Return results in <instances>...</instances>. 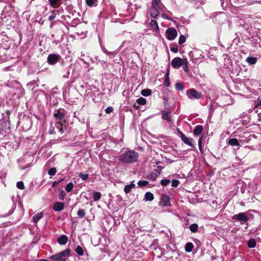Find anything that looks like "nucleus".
<instances>
[{
    "mask_svg": "<svg viewBox=\"0 0 261 261\" xmlns=\"http://www.w3.org/2000/svg\"><path fill=\"white\" fill-rule=\"evenodd\" d=\"M139 158L137 152L129 150L122 154L119 158L120 162L124 163L131 164L136 162Z\"/></svg>",
    "mask_w": 261,
    "mask_h": 261,
    "instance_id": "1",
    "label": "nucleus"
},
{
    "mask_svg": "<svg viewBox=\"0 0 261 261\" xmlns=\"http://www.w3.org/2000/svg\"><path fill=\"white\" fill-rule=\"evenodd\" d=\"M164 7L160 0H152L149 13L152 18H156L161 12L164 11Z\"/></svg>",
    "mask_w": 261,
    "mask_h": 261,
    "instance_id": "2",
    "label": "nucleus"
},
{
    "mask_svg": "<svg viewBox=\"0 0 261 261\" xmlns=\"http://www.w3.org/2000/svg\"><path fill=\"white\" fill-rule=\"evenodd\" d=\"M70 253V250L66 249L61 252L51 255L50 257V259L51 261H66V259L64 257L69 256Z\"/></svg>",
    "mask_w": 261,
    "mask_h": 261,
    "instance_id": "3",
    "label": "nucleus"
},
{
    "mask_svg": "<svg viewBox=\"0 0 261 261\" xmlns=\"http://www.w3.org/2000/svg\"><path fill=\"white\" fill-rule=\"evenodd\" d=\"M249 218L246 213H239L237 215H235L232 217V220L234 221H238L241 224H244L246 223Z\"/></svg>",
    "mask_w": 261,
    "mask_h": 261,
    "instance_id": "4",
    "label": "nucleus"
},
{
    "mask_svg": "<svg viewBox=\"0 0 261 261\" xmlns=\"http://www.w3.org/2000/svg\"><path fill=\"white\" fill-rule=\"evenodd\" d=\"M187 95L190 99H198L201 97V93L195 89H190L187 91Z\"/></svg>",
    "mask_w": 261,
    "mask_h": 261,
    "instance_id": "5",
    "label": "nucleus"
},
{
    "mask_svg": "<svg viewBox=\"0 0 261 261\" xmlns=\"http://www.w3.org/2000/svg\"><path fill=\"white\" fill-rule=\"evenodd\" d=\"M61 133V134H63L64 132V130L63 128V124L60 122H56L55 124V126H53L52 123H51V126L49 128V133L50 134H54L56 133V131L55 129Z\"/></svg>",
    "mask_w": 261,
    "mask_h": 261,
    "instance_id": "6",
    "label": "nucleus"
},
{
    "mask_svg": "<svg viewBox=\"0 0 261 261\" xmlns=\"http://www.w3.org/2000/svg\"><path fill=\"white\" fill-rule=\"evenodd\" d=\"M177 35L176 30L173 28H170L166 31V37L169 40H173Z\"/></svg>",
    "mask_w": 261,
    "mask_h": 261,
    "instance_id": "7",
    "label": "nucleus"
},
{
    "mask_svg": "<svg viewBox=\"0 0 261 261\" xmlns=\"http://www.w3.org/2000/svg\"><path fill=\"white\" fill-rule=\"evenodd\" d=\"M61 57L59 55L50 54L47 57V62L50 65H55L59 61Z\"/></svg>",
    "mask_w": 261,
    "mask_h": 261,
    "instance_id": "8",
    "label": "nucleus"
},
{
    "mask_svg": "<svg viewBox=\"0 0 261 261\" xmlns=\"http://www.w3.org/2000/svg\"><path fill=\"white\" fill-rule=\"evenodd\" d=\"M185 58L181 59L179 57L174 58L171 61V65L174 68H179L183 64V62Z\"/></svg>",
    "mask_w": 261,
    "mask_h": 261,
    "instance_id": "9",
    "label": "nucleus"
},
{
    "mask_svg": "<svg viewBox=\"0 0 261 261\" xmlns=\"http://www.w3.org/2000/svg\"><path fill=\"white\" fill-rule=\"evenodd\" d=\"M65 112V111L63 109L56 110L54 112V116L59 120H61L64 118Z\"/></svg>",
    "mask_w": 261,
    "mask_h": 261,
    "instance_id": "10",
    "label": "nucleus"
},
{
    "mask_svg": "<svg viewBox=\"0 0 261 261\" xmlns=\"http://www.w3.org/2000/svg\"><path fill=\"white\" fill-rule=\"evenodd\" d=\"M160 204L162 206L170 205V202L169 197L166 194H163L162 195V200Z\"/></svg>",
    "mask_w": 261,
    "mask_h": 261,
    "instance_id": "11",
    "label": "nucleus"
},
{
    "mask_svg": "<svg viewBox=\"0 0 261 261\" xmlns=\"http://www.w3.org/2000/svg\"><path fill=\"white\" fill-rule=\"evenodd\" d=\"M24 94V90L21 86H19L16 89L14 94L16 98H19L23 96Z\"/></svg>",
    "mask_w": 261,
    "mask_h": 261,
    "instance_id": "12",
    "label": "nucleus"
},
{
    "mask_svg": "<svg viewBox=\"0 0 261 261\" xmlns=\"http://www.w3.org/2000/svg\"><path fill=\"white\" fill-rule=\"evenodd\" d=\"M162 117L164 120H167L168 122H172V118L170 116L171 112L169 111H162Z\"/></svg>",
    "mask_w": 261,
    "mask_h": 261,
    "instance_id": "13",
    "label": "nucleus"
},
{
    "mask_svg": "<svg viewBox=\"0 0 261 261\" xmlns=\"http://www.w3.org/2000/svg\"><path fill=\"white\" fill-rule=\"evenodd\" d=\"M64 203L61 202H56L54 205V210L57 212H60L63 210Z\"/></svg>",
    "mask_w": 261,
    "mask_h": 261,
    "instance_id": "14",
    "label": "nucleus"
},
{
    "mask_svg": "<svg viewBox=\"0 0 261 261\" xmlns=\"http://www.w3.org/2000/svg\"><path fill=\"white\" fill-rule=\"evenodd\" d=\"M68 238L66 235H62L57 239L58 243L62 245L66 244Z\"/></svg>",
    "mask_w": 261,
    "mask_h": 261,
    "instance_id": "15",
    "label": "nucleus"
},
{
    "mask_svg": "<svg viewBox=\"0 0 261 261\" xmlns=\"http://www.w3.org/2000/svg\"><path fill=\"white\" fill-rule=\"evenodd\" d=\"M135 181H132L129 185H127L124 188V191L126 194H127L130 192L133 188H134L136 186Z\"/></svg>",
    "mask_w": 261,
    "mask_h": 261,
    "instance_id": "16",
    "label": "nucleus"
},
{
    "mask_svg": "<svg viewBox=\"0 0 261 261\" xmlns=\"http://www.w3.org/2000/svg\"><path fill=\"white\" fill-rule=\"evenodd\" d=\"M203 130V127L202 125H197L194 129L193 134L195 136H198L202 132Z\"/></svg>",
    "mask_w": 261,
    "mask_h": 261,
    "instance_id": "17",
    "label": "nucleus"
},
{
    "mask_svg": "<svg viewBox=\"0 0 261 261\" xmlns=\"http://www.w3.org/2000/svg\"><path fill=\"white\" fill-rule=\"evenodd\" d=\"M182 141L187 145L191 147H193L194 145L192 143L193 139L190 138H187L186 136L181 139Z\"/></svg>",
    "mask_w": 261,
    "mask_h": 261,
    "instance_id": "18",
    "label": "nucleus"
},
{
    "mask_svg": "<svg viewBox=\"0 0 261 261\" xmlns=\"http://www.w3.org/2000/svg\"><path fill=\"white\" fill-rule=\"evenodd\" d=\"M160 174V172H158V171H155V172H152L150 173V174L149 175V178L152 181H155L157 177L159 176V174Z\"/></svg>",
    "mask_w": 261,
    "mask_h": 261,
    "instance_id": "19",
    "label": "nucleus"
},
{
    "mask_svg": "<svg viewBox=\"0 0 261 261\" xmlns=\"http://www.w3.org/2000/svg\"><path fill=\"white\" fill-rule=\"evenodd\" d=\"M228 144L232 146H240V144L239 143L238 140L236 138L230 139L228 140Z\"/></svg>",
    "mask_w": 261,
    "mask_h": 261,
    "instance_id": "20",
    "label": "nucleus"
},
{
    "mask_svg": "<svg viewBox=\"0 0 261 261\" xmlns=\"http://www.w3.org/2000/svg\"><path fill=\"white\" fill-rule=\"evenodd\" d=\"M153 198V195L151 192H148L145 193L144 197V200L145 201H152Z\"/></svg>",
    "mask_w": 261,
    "mask_h": 261,
    "instance_id": "21",
    "label": "nucleus"
},
{
    "mask_svg": "<svg viewBox=\"0 0 261 261\" xmlns=\"http://www.w3.org/2000/svg\"><path fill=\"white\" fill-rule=\"evenodd\" d=\"M85 2L88 6L92 7L96 6L97 0H85Z\"/></svg>",
    "mask_w": 261,
    "mask_h": 261,
    "instance_id": "22",
    "label": "nucleus"
},
{
    "mask_svg": "<svg viewBox=\"0 0 261 261\" xmlns=\"http://www.w3.org/2000/svg\"><path fill=\"white\" fill-rule=\"evenodd\" d=\"M42 217L43 213L42 212L39 213L33 217V220L34 222L37 223L42 218Z\"/></svg>",
    "mask_w": 261,
    "mask_h": 261,
    "instance_id": "23",
    "label": "nucleus"
},
{
    "mask_svg": "<svg viewBox=\"0 0 261 261\" xmlns=\"http://www.w3.org/2000/svg\"><path fill=\"white\" fill-rule=\"evenodd\" d=\"M48 2L50 6L54 8H58L59 6V0H48Z\"/></svg>",
    "mask_w": 261,
    "mask_h": 261,
    "instance_id": "24",
    "label": "nucleus"
},
{
    "mask_svg": "<svg viewBox=\"0 0 261 261\" xmlns=\"http://www.w3.org/2000/svg\"><path fill=\"white\" fill-rule=\"evenodd\" d=\"M193 247V244L192 243L188 242L185 245V250L187 252H190L192 251Z\"/></svg>",
    "mask_w": 261,
    "mask_h": 261,
    "instance_id": "25",
    "label": "nucleus"
},
{
    "mask_svg": "<svg viewBox=\"0 0 261 261\" xmlns=\"http://www.w3.org/2000/svg\"><path fill=\"white\" fill-rule=\"evenodd\" d=\"M246 61L250 65H254L256 63L257 59L254 57H248Z\"/></svg>",
    "mask_w": 261,
    "mask_h": 261,
    "instance_id": "26",
    "label": "nucleus"
},
{
    "mask_svg": "<svg viewBox=\"0 0 261 261\" xmlns=\"http://www.w3.org/2000/svg\"><path fill=\"white\" fill-rule=\"evenodd\" d=\"M93 198L94 201H96L101 198V194L99 192H94L93 193Z\"/></svg>",
    "mask_w": 261,
    "mask_h": 261,
    "instance_id": "27",
    "label": "nucleus"
},
{
    "mask_svg": "<svg viewBox=\"0 0 261 261\" xmlns=\"http://www.w3.org/2000/svg\"><path fill=\"white\" fill-rule=\"evenodd\" d=\"M189 228L191 232H196L198 230V226L196 223H193L190 226Z\"/></svg>",
    "mask_w": 261,
    "mask_h": 261,
    "instance_id": "28",
    "label": "nucleus"
},
{
    "mask_svg": "<svg viewBox=\"0 0 261 261\" xmlns=\"http://www.w3.org/2000/svg\"><path fill=\"white\" fill-rule=\"evenodd\" d=\"M256 241L253 239H250L248 241V246L249 248H254L256 246Z\"/></svg>",
    "mask_w": 261,
    "mask_h": 261,
    "instance_id": "29",
    "label": "nucleus"
},
{
    "mask_svg": "<svg viewBox=\"0 0 261 261\" xmlns=\"http://www.w3.org/2000/svg\"><path fill=\"white\" fill-rule=\"evenodd\" d=\"M76 253L80 256H82L84 254V250L82 247L80 246H77L75 248Z\"/></svg>",
    "mask_w": 261,
    "mask_h": 261,
    "instance_id": "30",
    "label": "nucleus"
},
{
    "mask_svg": "<svg viewBox=\"0 0 261 261\" xmlns=\"http://www.w3.org/2000/svg\"><path fill=\"white\" fill-rule=\"evenodd\" d=\"M141 94L144 96H148L151 94V90L150 89H143L141 91Z\"/></svg>",
    "mask_w": 261,
    "mask_h": 261,
    "instance_id": "31",
    "label": "nucleus"
},
{
    "mask_svg": "<svg viewBox=\"0 0 261 261\" xmlns=\"http://www.w3.org/2000/svg\"><path fill=\"white\" fill-rule=\"evenodd\" d=\"M181 65L182 66L183 69L185 71L188 72L189 71L188 61L186 59H184L183 64H182Z\"/></svg>",
    "mask_w": 261,
    "mask_h": 261,
    "instance_id": "32",
    "label": "nucleus"
},
{
    "mask_svg": "<svg viewBox=\"0 0 261 261\" xmlns=\"http://www.w3.org/2000/svg\"><path fill=\"white\" fill-rule=\"evenodd\" d=\"M164 85L166 87H168L170 85L169 72H167L165 74Z\"/></svg>",
    "mask_w": 261,
    "mask_h": 261,
    "instance_id": "33",
    "label": "nucleus"
},
{
    "mask_svg": "<svg viewBox=\"0 0 261 261\" xmlns=\"http://www.w3.org/2000/svg\"><path fill=\"white\" fill-rule=\"evenodd\" d=\"M73 186V184L72 182L68 183L66 186V191L68 193L70 192L72 190Z\"/></svg>",
    "mask_w": 261,
    "mask_h": 261,
    "instance_id": "34",
    "label": "nucleus"
},
{
    "mask_svg": "<svg viewBox=\"0 0 261 261\" xmlns=\"http://www.w3.org/2000/svg\"><path fill=\"white\" fill-rule=\"evenodd\" d=\"M137 102L140 105H144L146 103V100L144 98L140 97L137 99Z\"/></svg>",
    "mask_w": 261,
    "mask_h": 261,
    "instance_id": "35",
    "label": "nucleus"
},
{
    "mask_svg": "<svg viewBox=\"0 0 261 261\" xmlns=\"http://www.w3.org/2000/svg\"><path fill=\"white\" fill-rule=\"evenodd\" d=\"M77 215L80 218H83L85 216V212L83 209H80L77 211Z\"/></svg>",
    "mask_w": 261,
    "mask_h": 261,
    "instance_id": "36",
    "label": "nucleus"
},
{
    "mask_svg": "<svg viewBox=\"0 0 261 261\" xmlns=\"http://www.w3.org/2000/svg\"><path fill=\"white\" fill-rule=\"evenodd\" d=\"M57 170L55 168H51L48 171V173L50 176H53L56 174Z\"/></svg>",
    "mask_w": 261,
    "mask_h": 261,
    "instance_id": "37",
    "label": "nucleus"
},
{
    "mask_svg": "<svg viewBox=\"0 0 261 261\" xmlns=\"http://www.w3.org/2000/svg\"><path fill=\"white\" fill-rule=\"evenodd\" d=\"M150 24L153 28L159 29L158 23L155 20H151L150 22Z\"/></svg>",
    "mask_w": 261,
    "mask_h": 261,
    "instance_id": "38",
    "label": "nucleus"
},
{
    "mask_svg": "<svg viewBox=\"0 0 261 261\" xmlns=\"http://www.w3.org/2000/svg\"><path fill=\"white\" fill-rule=\"evenodd\" d=\"M66 196V193L65 191L63 190H61L59 193V199L61 200H63L65 198V197Z\"/></svg>",
    "mask_w": 261,
    "mask_h": 261,
    "instance_id": "39",
    "label": "nucleus"
},
{
    "mask_svg": "<svg viewBox=\"0 0 261 261\" xmlns=\"http://www.w3.org/2000/svg\"><path fill=\"white\" fill-rule=\"evenodd\" d=\"M186 37L184 35H181L180 36V37L179 38L178 43L179 44H182V43H184L186 42Z\"/></svg>",
    "mask_w": 261,
    "mask_h": 261,
    "instance_id": "40",
    "label": "nucleus"
},
{
    "mask_svg": "<svg viewBox=\"0 0 261 261\" xmlns=\"http://www.w3.org/2000/svg\"><path fill=\"white\" fill-rule=\"evenodd\" d=\"M79 177H80L82 180H86L88 179L89 177V175L88 174H84V173H80L79 175Z\"/></svg>",
    "mask_w": 261,
    "mask_h": 261,
    "instance_id": "41",
    "label": "nucleus"
},
{
    "mask_svg": "<svg viewBox=\"0 0 261 261\" xmlns=\"http://www.w3.org/2000/svg\"><path fill=\"white\" fill-rule=\"evenodd\" d=\"M170 182V180L169 179H162L161 180V184L163 186H167L168 184H169Z\"/></svg>",
    "mask_w": 261,
    "mask_h": 261,
    "instance_id": "42",
    "label": "nucleus"
},
{
    "mask_svg": "<svg viewBox=\"0 0 261 261\" xmlns=\"http://www.w3.org/2000/svg\"><path fill=\"white\" fill-rule=\"evenodd\" d=\"M17 188L20 190H23L24 188V184L22 181H18L16 184Z\"/></svg>",
    "mask_w": 261,
    "mask_h": 261,
    "instance_id": "43",
    "label": "nucleus"
},
{
    "mask_svg": "<svg viewBox=\"0 0 261 261\" xmlns=\"http://www.w3.org/2000/svg\"><path fill=\"white\" fill-rule=\"evenodd\" d=\"M57 11H51V13H52V14L50 15L49 17H48V19L50 21H52L54 19H55L56 18V13H57Z\"/></svg>",
    "mask_w": 261,
    "mask_h": 261,
    "instance_id": "44",
    "label": "nucleus"
},
{
    "mask_svg": "<svg viewBox=\"0 0 261 261\" xmlns=\"http://www.w3.org/2000/svg\"><path fill=\"white\" fill-rule=\"evenodd\" d=\"M148 182L146 180H139L138 182V185L139 186H145L148 185Z\"/></svg>",
    "mask_w": 261,
    "mask_h": 261,
    "instance_id": "45",
    "label": "nucleus"
},
{
    "mask_svg": "<svg viewBox=\"0 0 261 261\" xmlns=\"http://www.w3.org/2000/svg\"><path fill=\"white\" fill-rule=\"evenodd\" d=\"M179 184V181L177 179H174L172 181V186L173 187H177Z\"/></svg>",
    "mask_w": 261,
    "mask_h": 261,
    "instance_id": "46",
    "label": "nucleus"
},
{
    "mask_svg": "<svg viewBox=\"0 0 261 261\" xmlns=\"http://www.w3.org/2000/svg\"><path fill=\"white\" fill-rule=\"evenodd\" d=\"M175 88H176V89L179 91L183 90L184 88L181 84L179 83H177L175 84Z\"/></svg>",
    "mask_w": 261,
    "mask_h": 261,
    "instance_id": "47",
    "label": "nucleus"
},
{
    "mask_svg": "<svg viewBox=\"0 0 261 261\" xmlns=\"http://www.w3.org/2000/svg\"><path fill=\"white\" fill-rule=\"evenodd\" d=\"M102 50L105 54L109 55V56L115 55V53H114L113 52L109 51L107 50L106 48H103Z\"/></svg>",
    "mask_w": 261,
    "mask_h": 261,
    "instance_id": "48",
    "label": "nucleus"
},
{
    "mask_svg": "<svg viewBox=\"0 0 261 261\" xmlns=\"http://www.w3.org/2000/svg\"><path fill=\"white\" fill-rule=\"evenodd\" d=\"M113 108L112 107H109L105 110V112L107 114H110V113H112L113 112Z\"/></svg>",
    "mask_w": 261,
    "mask_h": 261,
    "instance_id": "49",
    "label": "nucleus"
},
{
    "mask_svg": "<svg viewBox=\"0 0 261 261\" xmlns=\"http://www.w3.org/2000/svg\"><path fill=\"white\" fill-rule=\"evenodd\" d=\"M177 131H178V133L179 135L180 136L181 139H182L184 138V137L185 136V135L178 128H177Z\"/></svg>",
    "mask_w": 261,
    "mask_h": 261,
    "instance_id": "50",
    "label": "nucleus"
},
{
    "mask_svg": "<svg viewBox=\"0 0 261 261\" xmlns=\"http://www.w3.org/2000/svg\"><path fill=\"white\" fill-rule=\"evenodd\" d=\"M171 51L173 53H177L178 52V48L176 47H171L170 49Z\"/></svg>",
    "mask_w": 261,
    "mask_h": 261,
    "instance_id": "51",
    "label": "nucleus"
},
{
    "mask_svg": "<svg viewBox=\"0 0 261 261\" xmlns=\"http://www.w3.org/2000/svg\"><path fill=\"white\" fill-rule=\"evenodd\" d=\"M201 144H202V137H200L198 139V146H199V147L200 149L201 147Z\"/></svg>",
    "mask_w": 261,
    "mask_h": 261,
    "instance_id": "52",
    "label": "nucleus"
},
{
    "mask_svg": "<svg viewBox=\"0 0 261 261\" xmlns=\"http://www.w3.org/2000/svg\"><path fill=\"white\" fill-rule=\"evenodd\" d=\"M59 184V182H58V181H54L53 182L52 187H55V186L58 185Z\"/></svg>",
    "mask_w": 261,
    "mask_h": 261,
    "instance_id": "53",
    "label": "nucleus"
},
{
    "mask_svg": "<svg viewBox=\"0 0 261 261\" xmlns=\"http://www.w3.org/2000/svg\"><path fill=\"white\" fill-rule=\"evenodd\" d=\"M64 180V178H61V179H59V180H58V182H59V184L62 182V181Z\"/></svg>",
    "mask_w": 261,
    "mask_h": 261,
    "instance_id": "54",
    "label": "nucleus"
},
{
    "mask_svg": "<svg viewBox=\"0 0 261 261\" xmlns=\"http://www.w3.org/2000/svg\"><path fill=\"white\" fill-rule=\"evenodd\" d=\"M163 18H166L167 19L170 20V18H169L168 17H167V16H165V15H163Z\"/></svg>",
    "mask_w": 261,
    "mask_h": 261,
    "instance_id": "55",
    "label": "nucleus"
},
{
    "mask_svg": "<svg viewBox=\"0 0 261 261\" xmlns=\"http://www.w3.org/2000/svg\"><path fill=\"white\" fill-rule=\"evenodd\" d=\"M27 121L28 122H29L30 123H31V121H30V120L29 119H27Z\"/></svg>",
    "mask_w": 261,
    "mask_h": 261,
    "instance_id": "56",
    "label": "nucleus"
},
{
    "mask_svg": "<svg viewBox=\"0 0 261 261\" xmlns=\"http://www.w3.org/2000/svg\"><path fill=\"white\" fill-rule=\"evenodd\" d=\"M39 261H49V260H46V259H40Z\"/></svg>",
    "mask_w": 261,
    "mask_h": 261,
    "instance_id": "57",
    "label": "nucleus"
},
{
    "mask_svg": "<svg viewBox=\"0 0 261 261\" xmlns=\"http://www.w3.org/2000/svg\"><path fill=\"white\" fill-rule=\"evenodd\" d=\"M258 121L261 122V117L259 118H258Z\"/></svg>",
    "mask_w": 261,
    "mask_h": 261,
    "instance_id": "58",
    "label": "nucleus"
},
{
    "mask_svg": "<svg viewBox=\"0 0 261 261\" xmlns=\"http://www.w3.org/2000/svg\"><path fill=\"white\" fill-rule=\"evenodd\" d=\"M260 105H261V100L260 101L259 103L258 104V106Z\"/></svg>",
    "mask_w": 261,
    "mask_h": 261,
    "instance_id": "59",
    "label": "nucleus"
},
{
    "mask_svg": "<svg viewBox=\"0 0 261 261\" xmlns=\"http://www.w3.org/2000/svg\"><path fill=\"white\" fill-rule=\"evenodd\" d=\"M9 215H5L4 217H7V216H8Z\"/></svg>",
    "mask_w": 261,
    "mask_h": 261,
    "instance_id": "60",
    "label": "nucleus"
}]
</instances>
